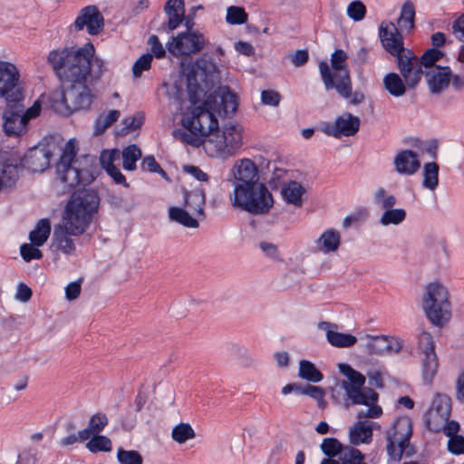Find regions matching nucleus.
Instances as JSON below:
<instances>
[{
    "label": "nucleus",
    "instance_id": "44",
    "mask_svg": "<svg viewBox=\"0 0 464 464\" xmlns=\"http://www.w3.org/2000/svg\"><path fill=\"white\" fill-rule=\"evenodd\" d=\"M452 34L456 40L459 43L457 61L459 63H464V13L453 21Z\"/></svg>",
    "mask_w": 464,
    "mask_h": 464
},
{
    "label": "nucleus",
    "instance_id": "8",
    "mask_svg": "<svg viewBox=\"0 0 464 464\" xmlns=\"http://www.w3.org/2000/svg\"><path fill=\"white\" fill-rule=\"evenodd\" d=\"M348 56L343 50H335L331 55L332 72L329 64L322 61L319 71L326 90L335 89L340 96L349 98L352 92V81L347 66Z\"/></svg>",
    "mask_w": 464,
    "mask_h": 464
},
{
    "label": "nucleus",
    "instance_id": "50",
    "mask_svg": "<svg viewBox=\"0 0 464 464\" xmlns=\"http://www.w3.org/2000/svg\"><path fill=\"white\" fill-rule=\"evenodd\" d=\"M365 456L358 449L347 447L340 456L341 464H366Z\"/></svg>",
    "mask_w": 464,
    "mask_h": 464
},
{
    "label": "nucleus",
    "instance_id": "29",
    "mask_svg": "<svg viewBox=\"0 0 464 464\" xmlns=\"http://www.w3.org/2000/svg\"><path fill=\"white\" fill-rule=\"evenodd\" d=\"M206 196L201 190L186 191L184 193L183 208L190 212L199 220L205 218Z\"/></svg>",
    "mask_w": 464,
    "mask_h": 464
},
{
    "label": "nucleus",
    "instance_id": "22",
    "mask_svg": "<svg viewBox=\"0 0 464 464\" xmlns=\"http://www.w3.org/2000/svg\"><path fill=\"white\" fill-rule=\"evenodd\" d=\"M367 349L370 353L383 355L398 353L403 347V341L399 337L388 335H367Z\"/></svg>",
    "mask_w": 464,
    "mask_h": 464
},
{
    "label": "nucleus",
    "instance_id": "49",
    "mask_svg": "<svg viewBox=\"0 0 464 464\" xmlns=\"http://www.w3.org/2000/svg\"><path fill=\"white\" fill-rule=\"evenodd\" d=\"M121 113L118 110H111L108 113L101 114L95 121L96 135H100L105 131L107 128L112 125L120 117Z\"/></svg>",
    "mask_w": 464,
    "mask_h": 464
},
{
    "label": "nucleus",
    "instance_id": "53",
    "mask_svg": "<svg viewBox=\"0 0 464 464\" xmlns=\"http://www.w3.org/2000/svg\"><path fill=\"white\" fill-rule=\"evenodd\" d=\"M340 372L346 376L347 380L342 382H350L351 384L364 385L365 377L359 372L353 369L346 363L339 364Z\"/></svg>",
    "mask_w": 464,
    "mask_h": 464
},
{
    "label": "nucleus",
    "instance_id": "4",
    "mask_svg": "<svg viewBox=\"0 0 464 464\" xmlns=\"http://www.w3.org/2000/svg\"><path fill=\"white\" fill-rule=\"evenodd\" d=\"M229 199L233 207L254 215L267 213L274 203L272 194L259 181L235 186Z\"/></svg>",
    "mask_w": 464,
    "mask_h": 464
},
{
    "label": "nucleus",
    "instance_id": "18",
    "mask_svg": "<svg viewBox=\"0 0 464 464\" xmlns=\"http://www.w3.org/2000/svg\"><path fill=\"white\" fill-rule=\"evenodd\" d=\"M229 176L233 188L237 185H244L258 181V167L256 163L248 158H242L235 160Z\"/></svg>",
    "mask_w": 464,
    "mask_h": 464
},
{
    "label": "nucleus",
    "instance_id": "2",
    "mask_svg": "<svg viewBox=\"0 0 464 464\" xmlns=\"http://www.w3.org/2000/svg\"><path fill=\"white\" fill-rule=\"evenodd\" d=\"M100 206V197L97 191L83 188L74 191L68 200L63 218L73 225L75 229H86L92 221Z\"/></svg>",
    "mask_w": 464,
    "mask_h": 464
},
{
    "label": "nucleus",
    "instance_id": "7",
    "mask_svg": "<svg viewBox=\"0 0 464 464\" xmlns=\"http://www.w3.org/2000/svg\"><path fill=\"white\" fill-rule=\"evenodd\" d=\"M77 153L76 140H69L63 149L60 161L57 164V175L63 191L69 190L80 184H88L94 179L92 172L86 168H81V162L75 160Z\"/></svg>",
    "mask_w": 464,
    "mask_h": 464
},
{
    "label": "nucleus",
    "instance_id": "43",
    "mask_svg": "<svg viewBox=\"0 0 464 464\" xmlns=\"http://www.w3.org/2000/svg\"><path fill=\"white\" fill-rule=\"evenodd\" d=\"M298 376L311 382H319L324 377L315 365L307 360L300 361Z\"/></svg>",
    "mask_w": 464,
    "mask_h": 464
},
{
    "label": "nucleus",
    "instance_id": "46",
    "mask_svg": "<svg viewBox=\"0 0 464 464\" xmlns=\"http://www.w3.org/2000/svg\"><path fill=\"white\" fill-rule=\"evenodd\" d=\"M430 411H438V413L447 416L451 415V398L444 393H436L429 408Z\"/></svg>",
    "mask_w": 464,
    "mask_h": 464
},
{
    "label": "nucleus",
    "instance_id": "1",
    "mask_svg": "<svg viewBox=\"0 0 464 464\" xmlns=\"http://www.w3.org/2000/svg\"><path fill=\"white\" fill-rule=\"evenodd\" d=\"M220 79L217 63L209 55L204 53L194 63L187 75L189 102L193 104L200 102Z\"/></svg>",
    "mask_w": 464,
    "mask_h": 464
},
{
    "label": "nucleus",
    "instance_id": "32",
    "mask_svg": "<svg viewBox=\"0 0 464 464\" xmlns=\"http://www.w3.org/2000/svg\"><path fill=\"white\" fill-rule=\"evenodd\" d=\"M305 193V188L297 181H289L284 184L281 188V195L284 200L290 205L296 208H301L303 205V195Z\"/></svg>",
    "mask_w": 464,
    "mask_h": 464
},
{
    "label": "nucleus",
    "instance_id": "17",
    "mask_svg": "<svg viewBox=\"0 0 464 464\" xmlns=\"http://www.w3.org/2000/svg\"><path fill=\"white\" fill-rule=\"evenodd\" d=\"M218 115L233 114L238 106L237 95L231 92L229 87L221 86L215 94H209L206 97V105H209Z\"/></svg>",
    "mask_w": 464,
    "mask_h": 464
},
{
    "label": "nucleus",
    "instance_id": "57",
    "mask_svg": "<svg viewBox=\"0 0 464 464\" xmlns=\"http://www.w3.org/2000/svg\"><path fill=\"white\" fill-rule=\"evenodd\" d=\"M117 458L121 464H143L142 456L136 450H118Z\"/></svg>",
    "mask_w": 464,
    "mask_h": 464
},
{
    "label": "nucleus",
    "instance_id": "20",
    "mask_svg": "<svg viewBox=\"0 0 464 464\" xmlns=\"http://www.w3.org/2000/svg\"><path fill=\"white\" fill-rule=\"evenodd\" d=\"M72 226L73 225L72 224L70 225L69 221L62 218L61 223L57 225L53 230V244L57 246L58 249L65 254H70L75 249L74 242L72 239V237H78L85 232L80 227L77 230Z\"/></svg>",
    "mask_w": 464,
    "mask_h": 464
},
{
    "label": "nucleus",
    "instance_id": "21",
    "mask_svg": "<svg viewBox=\"0 0 464 464\" xmlns=\"http://www.w3.org/2000/svg\"><path fill=\"white\" fill-rule=\"evenodd\" d=\"M429 91L432 94H440L450 85L452 71L450 66H435L424 71Z\"/></svg>",
    "mask_w": 464,
    "mask_h": 464
},
{
    "label": "nucleus",
    "instance_id": "58",
    "mask_svg": "<svg viewBox=\"0 0 464 464\" xmlns=\"http://www.w3.org/2000/svg\"><path fill=\"white\" fill-rule=\"evenodd\" d=\"M121 157V151L119 150H104L100 155V162L102 169L107 171L111 168L116 167L115 161L119 160Z\"/></svg>",
    "mask_w": 464,
    "mask_h": 464
},
{
    "label": "nucleus",
    "instance_id": "51",
    "mask_svg": "<svg viewBox=\"0 0 464 464\" xmlns=\"http://www.w3.org/2000/svg\"><path fill=\"white\" fill-rule=\"evenodd\" d=\"M321 448L323 452L331 459L336 457L339 454L342 455L343 451L344 450L343 444L334 437L325 438L323 440Z\"/></svg>",
    "mask_w": 464,
    "mask_h": 464
},
{
    "label": "nucleus",
    "instance_id": "48",
    "mask_svg": "<svg viewBox=\"0 0 464 464\" xmlns=\"http://www.w3.org/2000/svg\"><path fill=\"white\" fill-rule=\"evenodd\" d=\"M417 349L422 355L435 354V343L429 332L422 330L418 334Z\"/></svg>",
    "mask_w": 464,
    "mask_h": 464
},
{
    "label": "nucleus",
    "instance_id": "31",
    "mask_svg": "<svg viewBox=\"0 0 464 464\" xmlns=\"http://www.w3.org/2000/svg\"><path fill=\"white\" fill-rule=\"evenodd\" d=\"M168 16V27L174 30L185 20L184 0H168L164 6Z\"/></svg>",
    "mask_w": 464,
    "mask_h": 464
},
{
    "label": "nucleus",
    "instance_id": "26",
    "mask_svg": "<svg viewBox=\"0 0 464 464\" xmlns=\"http://www.w3.org/2000/svg\"><path fill=\"white\" fill-rule=\"evenodd\" d=\"M395 170L401 175L411 176L420 168L418 154L411 150L399 151L393 160Z\"/></svg>",
    "mask_w": 464,
    "mask_h": 464
},
{
    "label": "nucleus",
    "instance_id": "9",
    "mask_svg": "<svg viewBox=\"0 0 464 464\" xmlns=\"http://www.w3.org/2000/svg\"><path fill=\"white\" fill-rule=\"evenodd\" d=\"M422 309L433 325L443 326L451 315L447 288L439 282L427 285L422 296Z\"/></svg>",
    "mask_w": 464,
    "mask_h": 464
},
{
    "label": "nucleus",
    "instance_id": "35",
    "mask_svg": "<svg viewBox=\"0 0 464 464\" xmlns=\"http://www.w3.org/2000/svg\"><path fill=\"white\" fill-rule=\"evenodd\" d=\"M169 218L188 228H198L199 219L181 207H170L168 210Z\"/></svg>",
    "mask_w": 464,
    "mask_h": 464
},
{
    "label": "nucleus",
    "instance_id": "45",
    "mask_svg": "<svg viewBox=\"0 0 464 464\" xmlns=\"http://www.w3.org/2000/svg\"><path fill=\"white\" fill-rule=\"evenodd\" d=\"M122 165L125 170L132 171L136 169V162L141 158V150L135 144L129 145L122 152Z\"/></svg>",
    "mask_w": 464,
    "mask_h": 464
},
{
    "label": "nucleus",
    "instance_id": "13",
    "mask_svg": "<svg viewBox=\"0 0 464 464\" xmlns=\"http://www.w3.org/2000/svg\"><path fill=\"white\" fill-rule=\"evenodd\" d=\"M19 73L16 67L8 62L0 61V99L7 102L23 100L22 92L17 89Z\"/></svg>",
    "mask_w": 464,
    "mask_h": 464
},
{
    "label": "nucleus",
    "instance_id": "39",
    "mask_svg": "<svg viewBox=\"0 0 464 464\" xmlns=\"http://www.w3.org/2000/svg\"><path fill=\"white\" fill-rule=\"evenodd\" d=\"M51 233V223L47 218L40 219L34 229L29 234V239L34 246H43Z\"/></svg>",
    "mask_w": 464,
    "mask_h": 464
},
{
    "label": "nucleus",
    "instance_id": "3",
    "mask_svg": "<svg viewBox=\"0 0 464 464\" xmlns=\"http://www.w3.org/2000/svg\"><path fill=\"white\" fill-rule=\"evenodd\" d=\"M244 144V127L229 122L217 129L203 142L206 153L212 158L227 160L233 157Z\"/></svg>",
    "mask_w": 464,
    "mask_h": 464
},
{
    "label": "nucleus",
    "instance_id": "30",
    "mask_svg": "<svg viewBox=\"0 0 464 464\" xmlns=\"http://www.w3.org/2000/svg\"><path fill=\"white\" fill-rule=\"evenodd\" d=\"M411 438L402 437L397 440L396 437H387V452L392 459L400 461L403 456L410 457L415 453V447L410 442Z\"/></svg>",
    "mask_w": 464,
    "mask_h": 464
},
{
    "label": "nucleus",
    "instance_id": "63",
    "mask_svg": "<svg viewBox=\"0 0 464 464\" xmlns=\"http://www.w3.org/2000/svg\"><path fill=\"white\" fill-rule=\"evenodd\" d=\"M141 169L145 171L160 173L163 178L167 177L166 172L161 169L153 156H146L141 162Z\"/></svg>",
    "mask_w": 464,
    "mask_h": 464
},
{
    "label": "nucleus",
    "instance_id": "37",
    "mask_svg": "<svg viewBox=\"0 0 464 464\" xmlns=\"http://www.w3.org/2000/svg\"><path fill=\"white\" fill-rule=\"evenodd\" d=\"M415 21V7L411 1H406L401 10L400 17L398 18V26L402 32H411L414 28Z\"/></svg>",
    "mask_w": 464,
    "mask_h": 464
},
{
    "label": "nucleus",
    "instance_id": "23",
    "mask_svg": "<svg viewBox=\"0 0 464 464\" xmlns=\"http://www.w3.org/2000/svg\"><path fill=\"white\" fill-rule=\"evenodd\" d=\"M450 416L438 413V411H427L425 424L429 431L433 433L442 432L444 435H458L460 430L459 423L450 420Z\"/></svg>",
    "mask_w": 464,
    "mask_h": 464
},
{
    "label": "nucleus",
    "instance_id": "14",
    "mask_svg": "<svg viewBox=\"0 0 464 464\" xmlns=\"http://www.w3.org/2000/svg\"><path fill=\"white\" fill-rule=\"evenodd\" d=\"M19 102H7L3 113V127L9 137H19L27 131V122L23 116L24 104Z\"/></svg>",
    "mask_w": 464,
    "mask_h": 464
},
{
    "label": "nucleus",
    "instance_id": "36",
    "mask_svg": "<svg viewBox=\"0 0 464 464\" xmlns=\"http://www.w3.org/2000/svg\"><path fill=\"white\" fill-rule=\"evenodd\" d=\"M94 52L87 57V66L84 68V80L98 81L106 72L105 63L99 57H93Z\"/></svg>",
    "mask_w": 464,
    "mask_h": 464
},
{
    "label": "nucleus",
    "instance_id": "41",
    "mask_svg": "<svg viewBox=\"0 0 464 464\" xmlns=\"http://www.w3.org/2000/svg\"><path fill=\"white\" fill-rule=\"evenodd\" d=\"M108 423L107 415L103 412H97L90 418L87 427L80 431L78 435H100Z\"/></svg>",
    "mask_w": 464,
    "mask_h": 464
},
{
    "label": "nucleus",
    "instance_id": "6",
    "mask_svg": "<svg viewBox=\"0 0 464 464\" xmlns=\"http://www.w3.org/2000/svg\"><path fill=\"white\" fill-rule=\"evenodd\" d=\"M84 72H81L76 79H66L70 85L53 97V106L61 114L68 115L79 110L89 109L93 101L92 90L84 80Z\"/></svg>",
    "mask_w": 464,
    "mask_h": 464
},
{
    "label": "nucleus",
    "instance_id": "42",
    "mask_svg": "<svg viewBox=\"0 0 464 464\" xmlns=\"http://www.w3.org/2000/svg\"><path fill=\"white\" fill-rule=\"evenodd\" d=\"M439 170L440 167L436 162H428L423 167L422 186L434 191L439 186Z\"/></svg>",
    "mask_w": 464,
    "mask_h": 464
},
{
    "label": "nucleus",
    "instance_id": "12",
    "mask_svg": "<svg viewBox=\"0 0 464 464\" xmlns=\"http://www.w3.org/2000/svg\"><path fill=\"white\" fill-rule=\"evenodd\" d=\"M374 204L383 210L380 224L387 227L390 225L398 226L404 222L407 212L404 208H394L397 198L390 194L384 188H378L373 193Z\"/></svg>",
    "mask_w": 464,
    "mask_h": 464
},
{
    "label": "nucleus",
    "instance_id": "61",
    "mask_svg": "<svg viewBox=\"0 0 464 464\" xmlns=\"http://www.w3.org/2000/svg\"><path fill=\"white\" fill-rule=\"evenodd\" d=\"M39 246H34L31 242V244L25 243L23 244L20 247V253L23 259L26 262H30L34 259H41L43 254L40 249H38Z\"/></svg>",
    "mask_w": 464,
    "mask_h": 464
},
{
    "label": "nucleus",
    "instance_id": "47",
    "mask_svg": "<svg viewBox=\"0 0 464 464\" xmlns=\"http://www.w3.org/2000/svg\"><path fill=\"white\" fill-rule=\"evenodd\" d=\"M439 363L436 353L423 355L422 358V377L425 382L431 383L438 372Z\"/></svg>",
    "mask_w": 464,
    "mask_h": 464
},
{
    "label": "nucleus",
    "instance_id": "15",
    "mask_svg": "<svg viewBox=\"0 0 464 464\" xmlns=\"http://www.w3.org/2000/svg\"><path fill=\"white\" fill-rule=\"evenodd\" d=\"M396 58L398 68L407 86L414 88L420 82L422 74H424L420 58L408 49L396 56Z\"/></svg>",
    "mask_w": 464,
    "mask_h": 464
},
{
    "label": "nucleus",
    "instance_id": "27",
    "mask_svg": "<svg viewBox=\"0 0 464 464\" xmlns=\"http://www.w3.org/2000/svg\"><path fill=\"white\" fill-rule=\"evenodd\" d=\"M342 387L354 404L371 405L378 400V393L371 388H363V385L342 382Z\"/></svg>",
    "mask_w": 464,
    "mask_h": 464
},
{
    "label": "nucleus",
    "instance_id": "24",
    "mask_svg": "<svg viewBox=\"0 0 464 464\" xmlns=\"http://www.w3.org/2000/svg\"><path fill=\"white\" fill-rule=\"evenodd\" d=\"M359 127L360 119L351 113H347L338 117L334 124L324 126L323 131L334 138H340L341 136L349 137L354 135L358 131Z\"/></svg>",
    "mask_w": 464,
    "mask_h": 464
},
{
    "label": "nucleus",
    "instance_id": "56",
    "mask_svg": "<svg viewBox=\"0 0 464 464\" xmlns=\"http://www.w3.org/2000/svg\"><path fill=\"white\" fill-rule=\"evenodd\" d=\"M346 13L352 20L359 22L366 15V6L362 1L354 0L348 5Z\"/></svg>",
    "mask_w": 464,
    "mask_h": 464
},
{
    "label": "nucleus",
    "instance_id": "16",
    "mask_svg": "<svg viewBox=\"0 0 464 464\" xmlns=\"http://www.w3.org/2000/svg\"><path fill=\"white\" fill-rule=\"evenodd\" d=\"M104 26V18L95 5H88L81 9L73 24L71 25V31H82L86 29L91 35L99 34Z\"/></svg>",
    "mask_w": 464,
    "mask_h": 464
},
{
    "label": "nucleus",
    "instance_id": "62",
    "mask_svg": "<svg viewBox=\"0 0 464 464\" xmlns=\"http://www.w3.org/2000/svg\"><path fill=\"white\" fill-rule=\"evenodd\" d=\"M144 116L142 113L138 112L133 116L127 117L122 121L123 130L125 133L135 130L140 128L143 123Z\"/></svg>",
    "mask_w": 464,
    "mask_h": 464
},
{
    "label": "nucleus",
    "instance_id": "19",
    "mask_svg": "<svg viewBox=\"0 0 464 464\" xmlns=\"http://www.w3.org/2000/svg\"><path fill=\"white\" fill-rule=\"evenodd\" d=\"M379 34L383 48L392 55L398 56L407 49L403 47V39L398 27L392 22H382Z\"/></svg>",
    "mask_w": 464,
    "mask_h": 464
},
{
    "label": "nucleus",
    "instance_id": "33",
    "mask_svg": "<svg viewBox=\"0 0 464 464\" xmlns=\"http://www.w3.org/2000/svg\"><path fill=\"white\" fill-rule=\"evenodd\" d=\"M329 323L323 322L319 324L321 329L326 330L327 341L335 347L347 348L353 346L357 339L355 336L350 334L339 333L334 330L328 329Z\"/></svg>",
    "mask_w": 464,
    "mask_h": 464
},
{
    "label": "nucleus",
    "instance_id": "5",
    "mask_svg": "<svg viewBox=\"0 0 464 464\" xmlns=\"http://www.w3.org/2000/svg\"><path fill=\"white\" fill-rule=\"evenodd\" d=\"M93 52L94 46L91 43L77 49L53 50L47 56V62L61 78L76 79L75 77L81 75V72H85L86 59Z\"/></svg>",
    "mask_w": 464,
    "mask_h": 464
},
{
    "label": "nucleus",
    "instance_id": "59",
    "mask_svg": "<svg viewBox=\"0 0 464 464\" xmlns=\"http://www.w3.org/2000/svg\"><path fill=\"white\" fill-rule=\"evenodd\" d=\"M392 435H412V422L407 416L398 418L392 426Z\"/></svg>",
    "mask_w": 464,
    "mask_h": 464
},
{
    "label": "nucleus",
    "instance_id": "34",
    "mask_svg": "<svg viewBox=\"0 0 464 464\" xmlns=\"http://www.w3.org/2000/svg\"><path fill=\"white\" fill-rule=\"evenodd\" d=\"M341 243V235L335 229H327L316 240V248L324 254L335 252Z\"/></svg>",
    "mask_w": 464,
    "mask_h": 464
},
{
    "label": "nucleus",
    "instance_id": "52",
    "mask_svg": "<svg viewBox=\"0 0 464 464\" xmlns=\"http://www.w3.org/2000/svg\"><path fill=\"white\" fill-rule=\"evenodd\" d=\"M444 55V53L436 48H430L424 52L420 58V62L425 71L430 70L431 67H435V63L440 61Z\"/></svg>",
    "mask_w": 464,
    "mask_h": 464
},
{
    "label": "nucleus",
    "instance_id": "55",
    "mask_svg": "<svg viewBox=\"0 0 464 464\" xmlns=\"http://www.w3.org/2000/svg\"><path fill=\"white\" fill-rule=\"evenodd\" d=\"M86 447L90 451L97 453L100 451H110L111 450V441L108 437H91Z\"/></svg>",
    "mask_w": 464,
    "mask_h": 464
},
{
    "label": "nucleus",
    "instance_id": "60",
    "mask_svg": "<svg viewBox=\"0 0 464 464\" xmlns=\"http://www.w3.org/2000/svg\"><path fill=\"white\" fill-rule=\"evenodd\" d=\"M153 56L150 53L142 54L132 66V74L135 78L141 76L142 72L150 70Z\"/></svg>",
    "mask_w": 464,
    "mask_h": 464
},
{
    "label": "nucleus",
    "instance_id": "40",
    "mask_svg": "<svg viewBox=\"0 0 464 464\" xmlns=\"http://www.w3.org/2000/svg\"><path fill=\"white\" fill-rule=\"evenodd\" d=\"M19 177L18 167L13 164L0 166V191L13 188Z\"/></svg>",
    "mask_w": 464,
    "mask_h": 464
},
{
    "label": "nucleus",
    "instance_id": "28",
    "mask_svg": "<svg viewBox=\"0 0 464 464\" xmlns=\"http://www.w3.org/2000/svg\"><path fill=\"white\" fill-rule=\"evenodd\" d=\"M52 152L46 148H34L25 157L26 167L34 172H42L50 166Z\"/></svg>",
    "mask_w": 464,
    "mask_h": 464
},
{
    "label": "nucleus",
    "instance_id": "11",
    "mask_svg": "<svg viewBox=\"0 0 464 464\" xmlns=\"http://www.w3.org/2000/svg\"><path fill=\"white\" fill-rule=\"evenodd\" d=\"M187 31L171 38L167 48L169 53L176 57L190 56L201 52L205 46L204 35L198 31H193L190 19L186 21Z\"/></svg>",
    "mask_w": 464,
    "mask_h": 464
},
{
    "label": "nucleus",
    "instance_id": "54",
    "mask_svg": "<svg viewBox=\"0 0 464 464\" xmlns=\"http://www.w3.org/2000/svg\"><path fill=\"white\" fill-rule=\"evenodd\" d=\"M247 14L243 7L229 6L227 9L226 21L230 24H242L247 21Z\"/></svg>",
    "mask_w": 464,
    "mask_h": 464
},
{
    "label": "nucleus",
    "instance_id": "10",
    "mask_svg": "<svg viewBox=\"0 0 464 464\" xmlns=\"http://www.w3.org/2000/svg\"><path fill=\"white\" fill-rule=\"evenodd\" d=\"M193 110L189 114L182 118L183 127L195 136L209 137L218 128V121L216 118L217 112L206 105V98L193 104Z\"/></svg>",
    "mask_w": 464,
    "mask_h": 464
},
{
    "label": "nucleus",
    "instance_id": "64",
    "mask_svg": "<svg viewBox=\"0 0 464 464\" xmlns=\"http://www.w3.org/2000/svg\"><path fill=\"white\" fill-rule=\"evenodd\" d=\"M448 450L455 455L464 453V437H450Z\"/></svg>",
    "mask_w": 464,
    "mask_h": 464
},
{
    "label": "nucleus",
    "instance_id": "38",
    "mask_svg": "<svg viewBox=\"0 0 464 464\" xmlns=\"http://www.w3.org/2000/svg\"><path fill=\"white\" fill-rule=\"evenodd\" d=\"M383 85L387 92L394 97H401L406 92V82L395 72H390L384 76Z\"/></svg>",
    "mask_w": 464,
    "mask_h": 464
},
{
    "label": "nucleus",
    "instance_id": "25",
    "mask_svg": "<svg viewBox=\"0 0 464 464\" xmlns=\"http://www.w3.org/2000/svg\"><path fill=\"white\" fill-rule=\"evenodd\" d=\"M374 403L368 405L370 408L363 414L366 417L359 420L353 427L350 428L349 435H372L374 432L381 433L382 429L378 422L368 418H378L382 415V410Z\"/></svg>",
    "mask_w": 464,
    "mask_h": 464
}]
</instances>
